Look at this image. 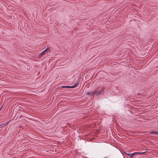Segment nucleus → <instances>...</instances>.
Instances as JSON below:
<instances>
[{"mask_svg": "<svg viewBox=\"0 0 158 158\" xmlns=\"http://www.w3.org/2000/svg\"><path fill=\"white\" fill-rule=\"evenodd\" d=\"M104 88H102L99 89H95L94 91V95H98L102 94L104 92Z\"/></svg>", "mask_w": 158, "mask_h": 158, "instance_id": "obj_1", "label": "nucleus"}, {"mask_svg": "<svg viewBox=\"0 0 158 158\" xmlns=\"http://www.w3.org/2000/svg\"><path fill=\"white\" fill-rule=\"evenodd\" d=\"M126 154L130 158H132L135 154H137V152H134L132 153H126Z\"/></svg>", "mask_w": 158, "mask_h": 158, "instance_id": "obj_2", "label": "nucleus"}, {"mask_svg": "<svg viewBox=\"0 0 158 158\" xmlns=\"http://www.w3.org/2000/svg\"><path fill=\"white\" fill-rule=\"evenodd\" d=\"M86 95H90V96L93 95L94 96V92L93 91H90V92L89 91H87L86 92Z\"/></svg>", "mask_w": 158, "mask_h": 158, "instance_id": "obj_3", "label": "nucleus"}, {"mask_svg": "<svg viewBox=\"0 0 158 158\" xmlns=\"http://www.w3.org/2000/svg\"><path fill=\"white\" fill-rule=\"evenodd\" d=\"M80 81V80L79 79H78L77 80H76L75 83V85H74L75 87H77L79 85Z\"/></svg>", "mask_w": 158, "mask_h": 158, "instance_id": "obj_4", "label": "nucleus"}, {"mask_svg": "<svg viewBox=\"0 0 158 158\" xmlns=\"http://www.w3.org/2000/svg\"><path fill=\"white\" fill-rule=\"evenodd\" d=\"M45 52H50L51 51V50L50 48L47 46V48L44 50Z\"/></svg>", "mask_w": 158, "mask_h": 158, "instance_id": "obj_5", "label": "nucleus"}, {"mask_svg": "<svg viewBox=\"0 0 158 158\" xmlns=\"http://www.w3.org/2000/svg\"><path fill=\"white\" fill-rule=\"evenodd\" d=\"M45 52L44 51L42 52L39 55V58H41L44 55L45 53Z\"/></svg>", "mask_w": 158, "mask_h": 158, "instance_id": "obj_6", "label": "nucleus"}, {"mask_svg": "<svg viewBox=\"0 0 158 158\" xmlns=\"http://www.w3.org/2000/svg\"><path fill=\"white\" fill-rule=\"evenodd\" d=\"M150 134H154L155 135H158V131H151L150 132Z\"/></svg>", "mask_w": 158, "mask_h": 158, "instance_id": "obj_7", "label": "nucleus"}, {"mask_svg": "<svg viewBox=\"0 0 158 158\" xmlns=\"http://www.w3.org/2000/svg\"><path fill=\"white\" fill-rule=\"evenodd\" d=\"M64 87L67 88H75L74 87V86L73 85V86H64Z\"/></svg>", "mask_w": 158, "mask_h": 158, "instance_id": "obj_8", "label": "nucleus"}, {"mask_svg": "<svg viewBox=\"0 0 158 158\" xmlns=\"http://www.w3.org/2000/svg\"><path fill=\"white\" fill-rule=\"evenodd\" d=\"M147 152V151H144L142 152H137V154H143Z\"/></svg>", "mask_w": 158, "mask_h": 158, "instance_id": "obj_9", "label": "nucleus"}, {"mask_svg": "<svg viewBox=\"0 0 158 158\" xmlns=\"http://www.w3.org/2000/svg\"><path fill=\"white\" fill-rule=\"evenodd\" d=\"M89 139V140L88 141L87 140V141H92V140L94 139Z\"/></svg>", "mask_w": 158, "mask_h": 158, "instance_id": "obj_10", "label": "nucleus"}, {"mask_svg": "<svg viewBox=\"0 0 158 158\" xmlns=\"http://www.w3.org/2000/svg\"><path fill=\"white\" fill-rule=\"evenodd\" d=\"M8 123H6V124H4V123H3V124H1V125H7V124H8Z\"/></svg>", "mask_w": 158, "mask_h": 158, "instance_id": "obj_11", "label": "nucleus"}, {"mask_svg": "<svg viewBox=\"0 0 158 158\" xmlns=\"http://www.w3.org/2000/svg\"><path fill=\"white\" fill-rule=\"evenodd\" d=\"M107 157H105V158H106Z\"/></svg>", "mask_w": 158, "mask_h": 158, "instance_id": "obj_12", "label": "nucleus"}]
</instances>
